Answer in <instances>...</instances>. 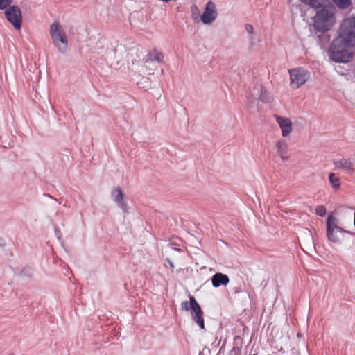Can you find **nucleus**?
Returning a JSON list of instances; mask_svg holds the SVG:
<instances>
[{"instance_id": "obj_6", "label": "nucleus", "mask_w": 355, "mask_h": 355, "mask_svg": "<svg viewBox=\"0 0 355 355\" xmlns=\"http://www.w3.org/2000/svg\"><path fill=\"white\" fill-rule=\"evenodd\" d=\"M290 74V86L293 89H298L309 80V72L301 67L288 70Z\"/></svg>"}, {"instance_id": "obj_9", "label": "nucleus", "mask_w": 355, "mask_h": 355, "mask_svg": "<svg viewBox=\"0 0 355 355\" xmlns=\"http://www.w3.org/2000/svg\"><path fill=\"white\" fill-rule=\"evenodd\" d=\"M218 12L215 3L211 1L206 4L205 9L200 16V20L204 24H211L217 18Z\"/></svg>"}, {"instance_id": "obj_22", "label": "nucleus", "mask_w": 355, "mask_h": 355, "mask_svg": "<svg viewBox=\"0 0 355 355\" xmlns=\"http://www.w3.org/2000/svg\"><path fill=\"white\" fill-rule=\"evenodd\" d=\"M245 30L250 34H252L254 32V28L251 24H247L245 25Z\"/></svg>"}, {"instance_id": "obj_11", "label": "nucleus", "mask_w": 355, "mask_h": 355, "mask_svg": "<svg viewBox=\"0 0 355 355\" xmlns=\"http://www.w3.org/2000/svg\"><path fill=\"white\" fill-rule=\"evenodd\" d=\"M274 118L281 129L282 137H288L293 130V124L291 119L277 114H275Z\"/></svg>"}, {"instance_id": "obj_10", "label": "nucleus", "mask_w": 355, "mask_h": 355, "mask_svg": "<svg viewBox=\"0 0 355 355\" xmlns=\"http://www.w3.org/2000/svg\"><path fill=\"white\" fill-rule=\"evenodd\" d=\"M333 163L336 168L343 170L349 175H352L355 172V164L350 158L343 157L334 160Z\"/></svg>"}, {"instance_id": "obj_21", "label": "nucleus", "mask_w": 355, "mask_h": 355, "mask_svg": "<svg viewBox=\"0 0 355 355\" xmlns=\"http://www.w3.org/2000/svg\"><path fill=\"white\" fill-rule=\"evenodd\" d=\"M315 213L320 216H324L326 214V209L324 206H318L315 208Z\"/></svg>"}, {"instance_id": "obj_13", "label": "nucleus", "mask_w": 355, "mask_h": 355, "mask_svg": "<svg viewBox=\"0 0 355 355\" xmlns=\"http://www.w3.org/2000/svg\"><path fill=\"white\" fill-rule=\"evenodd\" d=\"M275 147L277 149V155L279 156L283 162L288 161L289 159V156L287 155L288 152V144L284 140H279L276 144Z\"/></svg>"}, {"instance_id": "obj_5", "label": "nucleus", "mask_w": 355, "mask_h": 355, "mask_svg": "<svg viewBox=\"0 0 355 355\" xmlns=\"http://www.w3.org/2000/svg\"><path fill=\"white\" fill-rule=\"evenodd\" d=\"M189 300V302L185 301L181 303V309L184 311H189V309H191V315L193 320L199 325L200 329H205V323L202 317L203 312L200 305L194 297L191 295Z\"/></svg>"}, {"instance_id": "obj_4", "label": "nucleus", "mask_w": 355, "mask_h": 355, "mask_svg": "<svg viewBox=\"0 0 355 355\" xmlns=\"http://www.w3.org/2000/svg\"><path fill=\"white\" fill-rule=\"evenodd\" d=\"M49 33L53 44L60 51L65 52L67 49V39L61 25L58 22H53L50 26Z\"/></svg>"}, {"instance_id": "obj_23", "label": "nucleus", "mask_w": 355, "mask_h": 355, "mask_svg": "<svg viewBox=\"0 0 355 355\" xmlns=\"http://www.w3.org/2000/svg\"><path fill=\"white\" fill-rule=\"evenodd\" d=\"M338 234H339L334 233V235L337 236H338Z\"/></svg>"}, {"instance_id": "obj_2", "label": "nucleus", "mask_w": 355, "mask_h": 355, "mask_svg": "<svg viewBox=\"0 0 355 355\" xmlns=\"http://www.w3.org/2000/svg\"><path fill=\"white\" fill-rule=\"evenodd\" d=\"M354 47V46L346 43L343 40L338 41V37H336L331 43L329 50L330 59L336 62H348L353 57Z\"/></svg>"}, {"instance_id": "obj_14", "label": "nucleus", "mask_w": 355, "mask_h": 355, "mask_svg": "<svg viewBox=\"0 0 355 355\" xmlns=\"http://www.w3.org/2000/svg\"><path fill=\"white\" fill-rule=\"evenodd\" d=\"M211 282L214 287H219L221 285L226 286L229 282L230 279L227 275L218 272L216 273L211 278Z\"/></svg>"}, {"instance_id": "obj_7", "label": "nucleus", "mask_w": 355, "mask_h": 355, "mask_svg": "<svg viewBox=\"0 0 355 355\" xmlns=\"http://www.w3.org/2000/svg\"><path fill=\"white\" fill-rule=\"evenodd\" d=\"M327 236L334 243H339V236L334 235V233L341 234L343 230L338 226V220L332 214H329L327 219Z\"/></svg>"}, {"instance_id": "obj_12", "label": "nucleus", "mask_w": 355, "mask_h": 355, "mask_svg": "<svg viewBox=\"0 0 355 355\" xmlns=\"http://www.w3.org/2000/svg\"><path fill=\"white\" fill-rule=\"evenodd\" d=\"M112 195L114 201L118 204V205L123 210L124 212H127V204L123 201V193L121 188H114L112 190Z\"/></svg>"}, {"instance_id": "obj_17", "label": "nucleus", "mask_w": 355, "mask_h": 355, "mask_svg": "<svg viewBox=\"0 0 355 355\" xmlns=\"http://www.w3.org/2000/svg\"><path fill=\"white\" fill-rule=\"evenodd\" d=\"M148 56L149 59L151 61L162 62L164 58L163 54L161 52L157 51V50H153V51H151L148 54Z\"/></svg>"}, {"instance_id": "obj_18", "label": "nucleus", "mask_w": 355, "mask_h": 355, "mask_svg": "<svg viewBox=\"0 0 355 355\" xmlns=\"http://www.w3.org/2000/svg\"><path fill=\"white\" fill-rule=\"evenodd\" d=\"M335 4L341 9H346L349 8L351 4V0H332Z\"/></svg>"}, {"instance_id": "obj_3", "label": "nucleus", "mask_w": 355, "mask_h": 355, "mask_svg": "<svg viewBox=\"0 0 355 355\" xmlns=\"http://www.w3.org/2000/svg\"><path fill=\"white\" fill-rule=\"evenodd\" d=\"M338 41L343 40L346 43L355 46V17L345 19L339 28Z\"/></svg>"}, {"instance_id": "obj_20", "label": "nucleus", "mask_w": 355, "mask_h": 355, "mask_svg": "<svg viewBox=\"0 0 355 355\" xmlns=\"http://www.w3.org/2000/svg\"><path fill=\"white\" fill-rule=\"evenodd\" d=\"M12 3V0H0V10L6 9Z\"/></svg>"}, {"instance_id": "obj_1", "label": "nucleus", "mask_w": 355, "mask_h": 355, "mask_svg": "<svg viewBox=\"0 0 355 355\" xmlns=\"http://www.w3.org/2000/svg\"><path fill=\"white\" fill-rule=\"evenodd\" d=\"M334 7L328 1L324 6L318 9L314 17V26L320 32L330 30L336 22Z\"/></svg>"}, {"instance_id": "obj_19", "label": "nucleus", "mask_w": 355, "mask_h": 355, "mask_svg": "<svg viewBox=\"0 0 355 355\" xmlns=\"http://www.w3.org/2000/svg\"><path fill=\"white\" fill-rule=\"evenodd\" d=\"M191 16L194 21H197L200 16V11L196 5L191 6Z\"/></svg>"}, {"instance_id": "obj_8", "label": "nucleus", "mask_w": 355, "mask_h": 355, "mask_svg": "<svg viewBox=\"0 0 355 355\" xmlns=\"http://www.w3.org/2000/svg\"><path fill=\"white\" fill-rule=\"evenodd\" d=\"M7 20L17 30H20L22 24V16L20 8L17 6H10L5 10Z\"/></svg>"}, {"instance_id": "obj_16", "label": "nucleus", "mask_w": 355, "mask_h": 355, "mask_svg": "<svg viewBox=\"0 0 355 355\" xmlns=\"http://www.w3.org/2000/svg\"><path fill=\"white\" fill-rule=\"evenodd\" d=\"M305 5L309 6L311 8L319 9L320 6H324L327 3L328 0H300Z\"/></svg>"}, {"instance_id": "obj_15", "label": "nucleus", "mask_w": 355, "mask_h": 355, "mask_svg": "<svg viewBox=\"0 0 355 355\" xmlns=\"http://www.w3.org/2000/svg\"><path fill=\"white\" fill-rule=\"evenodd\" d=\"M328 179L331 188L334 191L340 189L341 181L340 177L334 173H330L328 175Z\"/></svg>"}, {"instance_id": "obj_24", "label": "nucleus", "mask_w": 355, "mask_h": 355, "mask_svg": "<svg viewBox=\"0 0 355 355\" xmlns=\"http://www.w3.org/2000/svg\"><path fill=\"white\" fill-rule=\"evenodd\" d=\"M171 267L173 268V263H171Z\"/></svg>"}]
</instances>
